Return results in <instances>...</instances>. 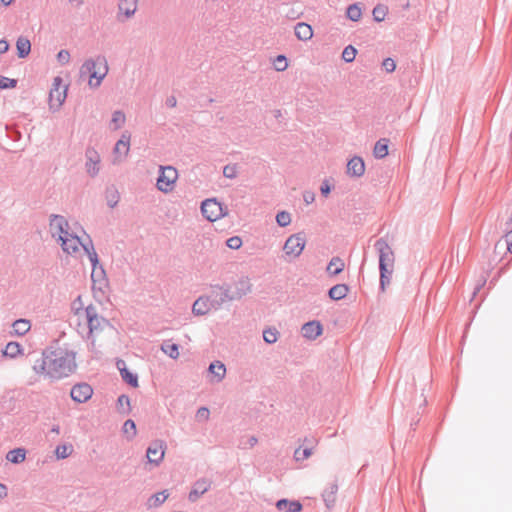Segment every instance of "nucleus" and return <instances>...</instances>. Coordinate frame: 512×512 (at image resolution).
Returning a JSON list of instances; mask_svg holds the SVG:
<instances>
[{"label": "nucleus", "mask_w": 512, "mask_h": 512, "mask_svg": "<svg viewBox=\"0 0 512 512\" xmlns=\"http://www.w3.org/2000/svg\"><path fill=\"white\" fill-rule=\"evenodd\" d=\"M76 354L62 347H49L42 352L33 365L37 374H45L51 380L69 377L77 368Z\"/></svg>", "instance_id": "f257e3e1"}, {"label": "nucleus", "mask_w": 512, "mask_h": 512, "mask_svg": "<svg viewBox=\"0 0 512 512\" xmlns=\"http://www.w3.org/2000/svg\"><path fill=\"white\" fill-rule=\"evenodd\" d=\"M374 247L379 254L380 290L385 291L392 279L395 254L384 238H379Z\"/></svg>", "instance_id": "f03ea898"}, {"label": "nucleus", "mask_w": 512, "mask_h": 512, "mask_svg": "<svg viewBox=\"0 0 512 512\" xmlns=\"http://www.w3.org/2000/svg\"><path fill=\"white\" fill-rule=\"evenodd\" d=\"M109 71L108 63L105 56L99 55L95 59H87L80 68V76L88 75L89 86L97 88Z\"/></svg>", "instance_id": "7ed1b4c3"}, {"label": "nucleus", "mask_w": 512, "mask_h": 512, "mask_svg": "<svg viewBox=\"0 0 512 512\" xmlns=\"http://www.w3.org/2000/svg\"><path fill=\"white\" fill-rule=\"evenodd\" d=\"M159 176L157 178V188L164 192H171L178 178V171L172 166H160Z\"/></svg>", "instance_id": "20e7f679"}, {"label": "nucleus", "mask_w": 512, "mask_h": 512, "mask_svg": "<svg viewBox=\"0 0 512 512\" xmlns=\"http://www.w3.org/2000/svg\"><path fill=\"white\" fill-rule=\"evenodd\" d=\"M306 238L304 233H296L289 236L283 246V250L285 255L290 258V260L299 257L305 247Z\"/></svg>", "instance_id": "39448f33"}, {"label": "nucleus", "mask_w": 512, "mask_h": 512, "mask_svg": "<svg viewBox=\"0 0 512 512\" xmlns=\"http://www.w3.org/2000/svg\"><path fill=\"white\" fill-rule=\"evenodd\" d=\"M201 212L203 217L210 222H214L227 214L223 205L215 198L204 200L201 204Z\"/></svg>", "instance_id": "423d86ee"}, {"label": "nucleus", "mask_w": 512, "mask_h": 512, "mask_svg": "<svg viewBox=\"0 0 512 512\" xmlns=\"http://www.w3.org/2000/svg\"><path fill=\"white\" fill-rule=\"evenodd\" d=\"M210 298L211 305L215 309L221 307L225 302L237 300L234 298V293L229 285L214 286Z\"/></svg>", "instance_id": "0eeeda50"}, {"label": "nucleus", "mask_w": 512, "mask_h": 512, "mask_svg": "<svg viewBox=\"0 0 512 512\" xmlns=\"http://www.w3.org/2000/svg\"><path fill=\"white\" fill-rule=\"evenodd\" d=\"M85 314L89 333L94 331H103L106 326H110L109 320L98 315L97 308L94 305H89L85 308Z\"/></svg>", "instance_id": "6e6552de"}, {"label": "nucleus", "mask_w": 512, "mask_h": 512, "mask_svg": "<svg viewBox=\"0 0 512 512\" xmlns=\"http://www.w3.org/2000/svg\"><path fill=\"white\" fill-rule=\"evenodd\" d=\"M167 444L164 440H153L146 450L148 462L158 466L164 459Z\"/></svg>", "instance_id": "1a4fd4ad"}, {"label": "nucleus", "mask_w": 512, "mask_h": 512, "mask_svg": "<svg viewBox=\"0 0 512 512\" xmlns=\"http://www.w3.org/2000/svg\"><path fill=\"white\" fill-rule=\"evenodd\" d=\"M52 237L58 234V240L68 237L71 233L68 232L69 224L66 218L62 215L51 214L49 222Z\"/></svg>", "instance_id": "9d476101"}, {"label": "nucleus", "mask_w": 512, "mask_h": 512, "mask_svg": "<svg viewBox=\"0 0 512 512\" xmlns=\"http://www.w3.org/2000/svg\"><path fill=\"white\" fill-rule=\"evenodd\" d=\"M93 395V389L88 383L75 384L70 391V396L77 403L87 402Z\"/></svg>", "instance_id": "9b49d317"}, {"label": "nucleus", "mask_w": 512, "mask_h": 512, "mask_svg": "<svg viewBox=\"0 0 512 512\" xmlns=\"http://www.w3.org/2000/svg\"><path fill=\"white\" fill-rule=\"evenodd\" d=\"M86 157V171L91 177H95L99 173V163H100V155L98 152L92 148L88 147L85 151Z\"/></svg>", "instance_id": "f8f14e48"}, {"label": "nucleus", "mask_w": 512, "mask_h": 512, "mask_svg": "<svg viewBox=\"0 0 512 512\" xmlns=\"http://www.w3.org/2000/svg\"><path fill=\"white\" fill-rule=\"evenodd\" d=\"M130 134L128 131L122 133L121 138L116 142L115 147L113 149V153L115 156V161H122L123 157H126L129 148H130Z\"/></svg>", "instance_id": "ddd939ff"}, {"label": "nucleus", "mask_w": 512, "mask_h": 512, "mask_svg": "<svg viewBox=\"0 0 512 512\" xmlns=\"http://www.w3.org/2000/svg\"><path fill=\"white\" fill-rule=\"evenodd\" d=\"M211 487V481L207 478L198 479L192 486L188 495L190 502H196L203 494H205Z\"/></svg>", "instance_id": "4468645a"}, {"label": "nucleus", "mask_w": 512, "mask_h": 512, "mask_svg": "<svg viewBox=\"0 0 512 512\" xmlns=\"http://www.w3.org/2000/svg\"><path fill=\"white\" fill-rule=\"evenodd\" d=\"M365 172V163L364 160L360 156L352 157L346 166V173L350 177L359 178Z\"/></svg>", "instance_id": "2eb2a0df"}, {"label": "nucleus", "mask_w": 512, "mask_h": 512, "mask_svg": "<svg viewBox=\"0 0 512 512\" xmlns=\"http://www.w3.org/2000/svg\"><path fill=\"white\" fill-rule=\"evenodd\" d=\"M301 332L303 337L315 340L317 337H319L323 333V326L322 324L317 320H312L307 323H305L302 328Z\"/></svg>", "instance_id": "dca6fc26"}, {"label": "nucleus", "mask_w": 512, "mask_h": 512, "mask_svg": "<svg viewBox=\"0 0 512 512\" xmlns=\"http://www.w3.org/2000/svg\"><path fill=\"white\" fill-rule=\"evenodd\" d=\"M67 86H64L63 89L51 88L49 93V103L51 109H59L64 103L67 96Z\"/></svg>", "instance_id": "f3484780"}, {"label": "nucleus", "mask_w": 512, "mask_h": 512, "mask_svg": "<svg viewBox=\"0 0 512 512\" xmlns=\"http://www.w3.org/2000/svg\"><path fill=\"white\" fill-rule=\"evenodd\" d=\"M116 365L120 371L123 381L133 388L138 387L139 384L137 374H134L129 369H127L123 360H118Z\"/></svg>", "instance_id": "a211bd4d"}, {"label": "nucleus", "mask_w": 512, "mask_h": 512, "mask_svg": "<svg viewBox=\"0 0 512 512\" xmlns=\"http://www.w3.org/2000/svg\"><path fill=\"white\" fill-rule=\"evenodd\" d=\"M252 284L250 283V279L248 277H241L237 282H235V288L233 291L234 298L240 300L242 297L251 292Z\"/></svg>", "instance_id": "6ab92c4d"}, {"label": "nucleus", "mask_w": 512, "mask_h": 512, "mask_svg": "<svg viewBox=\"0 0 512 512\" xmlns=\"http://www.w3.org/2000/svg\"><path fill=\"white\" fill-rule=\"evenodd\" d=\"M338 492V484L337 481L331 483L329 487H327L322 493V499L325 503V506L328 509H331L335 506L336 498Z\"/></svg>", "instance_id": "aec40b11"}, {"label": "nucleus", "mask_w": 512, "mask_h": 512, "mask_svg": "<svg viewBox=\"0 0 512 512\" xmlns=\"http://www.w3.org/2000/svg\"><path fill=\"white\" fill-rule=\"evenodd\" d=\"M213 308L211 305L210 296L207 298L199 297L192 306V312L196 316L206 315L210 309Z\"/></svg>", "instance_id": "412c9836"}, {"label": "nucleus", "mask_w": 512, "mask_h": 512, "mask_svg": "<svg viewBox=\"0 0 512 512\" xmlns=\"http://www.w3.org/2000/svg\"><path fill=\"white\" fill-rule=\"evenodd\" d=\"M63 251L68 254L75 253L78 251V244L81 243V238L77 235L70 234L68 237L59 239Z\"/></svg>", "instance_id": "4be33fe9"}, {"label": "nucleus", "mask_w": 512, "mask_h": 512, "mask_svg": "<svg viewBox=\"0 0 512 512\" xmlns=\"http://www.w3.org/2000/svg\"><path fill=\"white\" fill-rule=\"evenodd\" d=\"M276 508L278 510H286L287 512H301L303 505L298 500L282 498L276 502Z\"/></svg>", "instance_id": "5701e85b"}, {"label": "nucleus", "mask_w": 512, "mask_h": 512, "mask_svg": "<svg viewBox=\"0 0 512 512\" xmlns=\"http://www.w3.org/2000/svg\"><path fill=\"white\" fill-rule=\"evenodd\" d=\"M295 36L301 41L310 40L313 36L312 27L305 23L299 22L294 27Z\"/></svg>", "instance_id": "b1692460"}, {"label": "nucleus", "mask_w": 512, "mask_h": 512, "mask_svg": "<svg viewBox=\"0 0 512 512\" xmlns=\"http://www.w3.org/2000/svg\"><path fill=\"white\" fill-rule=\"evenodd\" d=\"M17 56L20 59L28 57L31 52V42L25 36H19L16 41Z\"/></svg>", "instance_id": "393cba45"}, {"label": "nucleus", "mask_w": 512, "mask_h": 512, "mask_svg": "<svg viewBox=\"0 0 512 512\" xmlns=\"http://www.w3.org/2000/svg\"><path fill=\"white\" fill-rule=\"evenodd\" d=\"M344 268H345L344 261L340 257L335 256V257H332V259L329 261L326 271L329 276L334 277V276L339 275L341 272H343Z\"/></svg>", "instance_id": "a878e982"}, {"label": "nucleus", "mask_w": 512, "mask_h": 512, "mask_svg": "<svg viewBox=\"0 0 512 512\" xmlns=\"http://www.w3.org/2000/svg\"><path fill=\"white\" fill-rule=\"evenodd\" d=\"M349 287L346 284H336L328 290V297L331 300L338 301L347 296Z\"/></svg>", "instance_id": "bb28decb"}, {"label": "nucleus", "mask_w": 512, "mask_h": 512, "mask_svg": "<svg viewBox=\"0 0 512 512\" xmlns=\"http://www.w3.org/2000/svg\"><path fill=\"white\" fill-rule=\"evenodd\" d=\"M118 8L120 12L124 13L126 18H130L136 12L137 0H120Z\"/></svg>", "instance_id": "cd10ccee"}, {"label": "nucleus", "mask_w": 512, "mask_h": 512, "mask_svg": "<svg viewBox=\"0 0 512 512\" xmlns=\"http://www.w3.org/2000/svg\"><path fill=\"white\" fill-rule=\"evenodd\" d=\"M105 199H106L107 205L110 208H114L117 206V204L120 200V194L114 185L106 187Z\"/></svg>", "instance_id": "c85d7f7f"}, {"label": "nucleus", "mask_w": 512, "mask_h": 512, "mask_svg": "<svg viewBox=\"0 0 512 512\" xmlns=\"http://www.w3.org/2000/svg\"><path fill=\"white\" fill-rule=\"evenodd\" d=\"M388 143L389 140L386 138L379 139L374 146L373 155L377 159H383L388 155Z\"/></svg>", "instance_id": "c756f323"}, {"label": "nucleus", "mask_w": 512, "mask_h": 512, "mask_svg": "<svg viewBox=\"0 0 512 512\" xmlns=\"http://www.w3.org/2000/svg\"><path fill=\"white\" fill-rule=\"evenodd\" d=\"M208 370L211 374L214 375L217 382H220L226 374V367L220 361H214L210 363Z\"/></svg>", "instance_id": "7c9ffc66"}, {"label": "nucleus", "mask_w": 512, "mask_h": 512, "mask_svg": "<svg viewBox=\"0 0 512 512\" xmlns=\"http://www.w3.org/2000/svg\"><path fill=\"white\" fill-rule=\"evenodd\" d=\"M12 327L16 335L23 336L30 330L31 324L29 320L20 318L13 322Z\"/></svg>", "instance_id": "2f4dec72"}, {"label": "nucleus", "mask_w": 512, "mask_h": 512, "mask_svg": "<svg viewBox=\"0 0 512 512\" xmlns=\"http://www.w3.org/2000/svg\"><path fill=\"white\" fill-rule=\"evenodd\" d=\"M25 456H26V450L24 448H16V449L10 450L7 453L6 459L13 464H19L25 460Z\"/></svg>", "instance_id": "473e14b6"}, {"label": "nucleus", "mask_w": 512, "mask_h": 512, "mask_svg": "<svg viewBox=\"0 0 512 512\" xmlns=\"http://www.w3.org/2000/svg\"><path fill=\"white\" fill-rule=\"evenodd\" d=\"M125 121H126V116H125L124 112H122L121 110H116L112 114V119L110 121V128L112 130H118L125 124Z\"/></svg>", "instance_id": "72a5a7b5"}, {"label": "nucleus", "mask_w": 512, "mask_h": 512, "mask_svg": "<svg viewBox=\"0 0 512 512\" xmlns=\"http://www.w3.org/2000/svg\"><path fill=\"white\" fill-rule=\"evenodd\" d=\"M161 350L172 359L179 357V345L171 343L170 341H164L161 345Z\"/></svg>", "instance_id": "f704fd0d"}, {"label": "nucleus", "mask_w": 512, "mask_h": 512, "mask_svg": "<svg viewBox=\"0 0 512 512\" xmlns=\"http://www.w3.org/2000/svg\"><path fill=\"white\" fill-rule=\"evenodd\" d=\"M3 353L7 357L15 358L22 353V346L18 342H9Z\"/></svg>", "instance_id": "c9c22d12"}, {"label": "nucleus", "mask_w": 512, "mask_h": 512, "mask_svg": "<svg viewBox=\"0 0 512 512\" xmlns=\"http://www.w3.org/2000/svg\"><path fill=\"white\" fill-rule=\"evenodd\" d=\"M117 409L122 414H129L131 411L130 398L126 394H122L117 399Z\"/></svg>", "instance_id": "e433bc0d"}, {"label": "nucleus", "mask_w": 512, "mask_h": 512, "mask_svg": "<svg viewBox=\"0 0 512 512\" xmlns=\"http://www.w3.org/2000/svg\"><path fill=\"white\" fill-rule=\"evenodd\" d=\"M361 15L362 11L359 3H354L347 7L346 16L349 20L356 22L361 18Z\"/></svg>", "instance_id": "4c0bfd02"}, {"label": "nucleus", "mask_w": 512, "mask_h": 512, "mask_svg": "<svg viewBox=\"0 0 512 512\" xmlns=\"http://www.w3.org/2000/svg\"><path fill=\"white\" fill-rule=\"evenodd\" d=\"M388 13V7L383 4H378L373 8L372 15L376 22H382Z\"/></svg>", "instance_id": "58836bf2"}, {"label": "nucleus", "mask_w": 512, "mask_h": 512, "mask_svg": "<svg viewBox=\"0 0 512 512\" xmlns=\"http://www.w3.org/2000/svg\"><path fill=\"white\" fill-rule=\"evenodd\" d=\"M313 453V446H307L305 448L298 447L294 451V459L296 461H303L308 459Z\"/></svg>", "instance_id": "ea45409f"}, {"label": "nucleus", "mask_w": 512, "mask_h": 512, "mask_svg": "<svg viewBox=\"0 0 512 512\" xmlns=\"http://www.w3.org/2000/svg\"><path fill=\"white\" fill-rule=\"evenodd\" d=\"M168 498V494H166V490L162 491V492H158L156 494H153L150 498H149V506H154V507H158L160 506L162 503H164V501Z\"/></svg>", "instance_id": "a19ab883"}, {"label": "nucleus", "mask_w": 512, "mask_h": 512, "mask_svg": "<svg viewBox=\"0 0 512 512\" xmlns=\"http://www.w3.org/2000/svg\"><path fill=\"white\" fill-rule=\"evenodd\" d=\"M356 54H357L356 48L353 47L352 45H348L342 51V59L347 63H351L354 61Z\"/></svg>", "instance_id": "79ce46f5"}, {"label": "nucleus", "mask_w": 512, "mask_h": 512, "mask_svg": "<svg viewBox=\"0 0 512 512\" xmlns=\"http://www.w3.org/2000/svg\"><path fill=\"white\" fill-rule=\"evenodd\" d=\"M73 451L72 445H58L55 453L58 459H65L67 458Z\"/></svg>", "instance_id": "37998d69"}, {"label": "nucleus", "mask_w": 512, "mask_h": 512, "mask_svg": "<svg viewBox=\"0 0 512 512\" xmlns=\"http://www.w3.org/2000/svg\"><path fill=\"white\" fill-rule=\"evenodd\" d=\"M276 222L280 227H286L291 223V215L287 211H280L276 215Z\"/></svg>", "instance_id": "c03bdc74"}, {"label": "nucleus", "mask_w": 512, "mask_h": 512, "mask_svg": "<svg viewBox=\"0 0 512 512\" xmlns=\"http://www.w3.org/2000/svg\"><path fill=\"white\" fill-rule=\"evenodd\" d=\"M278 331L275 328H268L263 331V339L268 344H273L278 339Z\"/></svg>", "instance_id": "a18cd8bd"}, {"label": "nucleus", "mask_w": 512, "mask_h": 512, "mask_svg": "<svg viewBox=\"0 0 512 512\" xmlns=\"http://www.w3.org/2000/svg\"><path fill=\"white\" fill-rule=\"evenodd\" d=\"M238 174L237 164H227L223 168V176L229 179H234Z\"/></svg>", "instance_id": "49530a36"}, {"label": "nucleus", "mask_w": 512, "mask_h": 512, "mask_svg": "<svg viewBox=\"0 0 512 512\" xmlns=\"http://www.w3.org/2000/svg\"><path fill=\"white\" fill-rule=\"evenodd\" d=\"M123 431L128 435V438H133L136 435V424L132 419L124 422Z\"/></svg>", "instance_id": "de8ad7c7"}, {"label": "nucleus", "mask_w": 512, "mask_h": 512, "mask_svg": "<svg viewBox=\"0 0 512 512\" xmlns=\"http://www.w3.org/2000/svg\"><path fill=\"white\" fill-rule=\"evenodd\" d=\"M18 81L16 79L8 78L0 75V89H12L17 86Z\"/></svg>", "instance_id": "09e8293b"}, {"label": "nucleus", "mask_w": 512, "mask_h": 512, "mask_svg": "<svg viewBox=\"0 0 512 512\" xmlns=\"http://www.w3.org/2000/svg\"><path fill=\"white\" fill-rule=\"evenodd\" d=\"M274 67L277 71H284L288 67L287 58L284 55H278L274 60Z\"/></svg>", "instance_id": "8fccbe9b"}, {"label": "nucleus", "mask_w": 512, "mask_h": 512, "mask_svg": "<svg viewBox=\"0 0 512 512\" xmlns=\"http://www.w3.org/2000/svg\"><path fill=\"white\" fill-rule=\"evenodd\" d=\"M507 224V233L505 235V239H506V246H507V250L508 252L512 253V217H510L509 221L506 223Z\"/></svg>", "instance_id": "3c124183"}, {"label": "nucleus", "mask_w": 512, "mask_h": 512, "mask_svg": "<svg viewBox=\"0 0 512 512\" xmlns=\"http://www.w3.org/2000/svg\"><path fill=\"white\" fill-rule=\"evenodd\" d=\"M226 244L230 249L237 250L242 246V239L238 236H233L226 241Z\"/></svg>", "instance_id": "603ef678"}, {"label": "nucleus", "mask_w": 512, "mask_h": 512, "mask_svg": "<svg viewBox=\"0 0 512 512\" xmlns=\"http://www.w3.org/2000/svg\"><path fill=\"white\" fill-rule=\"evenodd\" d=\"M88 257L93 266V271H92L91 277L94 280V276L97 273L96 266L99 264V258H98L97 253L95 252V249H92V251H91L90 255H88Z\"/></svg>", "instance_id": "864d4df0"}, {"label": "nucleus", "mask_w": 512, "mask_h": 512, "mask_svg": "<svg viewBox=\"0 0 512 512\" xmlns=\"http://www.w3.org/2000/svg\"><path fill=\"white\" fill-rule=\"evenodd\" d=\"M382 67L386 72L391 73L396 69V63L392 58H385L382 62Z\"/></svg>", "instance_id": "5fc2aeb1"}, {"label": "nucleus", "mask_w": 512, "mask_h": 512, "mask_svg": "<svg viewBox=\"0 0 512 512\" xmlns=\"http://www.w3.org/2000/svg\"><path fill=\"white\" fill-rule=\"evenodd\" d=\"M57 60L61 64H67L70 60V53L68 50H60L57 54Z\"/></svg>", "instance_id": "6e6d98bb"}, {"label": "nucleus", "mask_w": 512, "mask_h": 512, "mask_svg": "<svg viewBox=\"0 0 512 512\" xmlns=\"http://www.w3.org/2000/svg\"><path fill=\"white\" fill-rule=\"evenodd\" d=\"M331 189H332V185H330L328 180H324L321 183L320 192H321L322 196L327 197L330 194Z\"/></svg>", "instance_id": "4d7b16f0"}, {"label": "nucleus", "mask_w": 512, "mask_h": 512, "mask_svg": "<svg viewBox=\"0 0 512 512\" xmlns=\"http://www.w3.org/2000/svg\"><path fill=\"white\" fill-rule=\"evenodd\" d=\"M79 245H81L83 247V249L85 250V252L90 255L92 249H94V246H93V242L91 240V238L89 236H87V241L86 242H82L79 243Z\"/></svg>", "instance_id": "13d9d810"}, {"label": "nucleus", "mask_w": 512, "mask_h": 512, "mask_svg": "<svg viewBox=\"0 0 512 512\" xmlns=\"http://www.w3.org/2000/svg\"><path fill=\"white\" fill-rule=\"evenodd\" d=\"M303 200L306 204H311L315 200V194L311 191H305L303 193Z\"/></svg>", "instance_id": "bf43d9fd"}, {"label": "nucleus", "mask_w": 512, "mask_h": 512, "mask_svg": "<svg viewBox=\"0 0 512 512\" xmlns=\"http://www.w3.org/2000/svg\"><path fill=\"white\" fill-rule=\"evenodd\" d=\"M64 86L63 79L60 76H56L53 79L52 88L63 89Z\"/></svg>", "instance_id": "052dcab7"}, {"label": "nucleus", "mask_w": 512, "mask_h": 512, "mask_svg": "<svg viewBox=\"0 0 512 512\" xmlns=\"http://www.w3.org/2000/svg\"><path fill=\"white\" fill-rule=\"evenodd\" d=\"M9 48H10V45H9L8 41L5 39H1L0 40V54H4V53L8 52Z\"/></svg>", "instance_id": "680f3d73"}, {"label": "nucleus", "mask_w": 512, "mask_h": 512, "mask_svg": "<svg viewBox=\"0 0 512 512\" xmlns=\"http://www.w3.org/2000/svg\"><path fill=\"white\" fill-rule=\"evenodd\" d=\"M197 415L201 418H208L209 416V410L205 407H201L198 409Z\"/></svg>", "instance_id": "e2e57ef3"}, {"label": "nucleus", "mask_w": 512, "mask_h": 512, "mask_svg": "<svg viewBox=\"0 0 512 512\" xmlns=\"http://www.w3.org/2000/svg\"><path fill=\"white\" fill-rule=\"evenodd\" d=\"M166 105L170 108H173L177 105V100L174 96H170L166 99Z\"/></svg>", "instance_id": "0e129e2a"}, {"label": "nucleus", "mask_w": 512, "mask_h": 512, "mask_svg": "<svg viewBox=\"0 0 512 512\" xmlns=\"http://www.w3.org/2000/svg\"><path fill=\"white\" fill-rule=\"evenodd\" d=\"M51 433H55L56 435H58L60 433V427L58 425H54L51 428Z\"/></svg>", "instance_id": "69168bd1"}, {"label": "nucleus", "mask_w": 512, "mask_h": 512, "mask_svg": "<svg viewBox=\"0 0 512 512\" xmlns=\"http://www.w3.org/2000/svg\"><path fill=\"white\" fill-rule=\"evenodd\" d=\"M256 443H257V439H256L254 436H251V437L249 438V444H250L251 446H253V445H255Z\"/></svg>", "instance_id": "338daca9"}, {"label": "nucleus", "mask_w": 512, "mask_h": 512, "mask_svg": "<svg viewBox=\"0 0 512 512\" xmlns=\"http://www.w3.org/2000/svg\"><path fill=\"white\" fill-rule=\"evenodd\" d=\"M1 2L3 3V5L8 6L13 2V0H1Z\"/></svg>", "instance_id": "774afa93"}]
</instances>
